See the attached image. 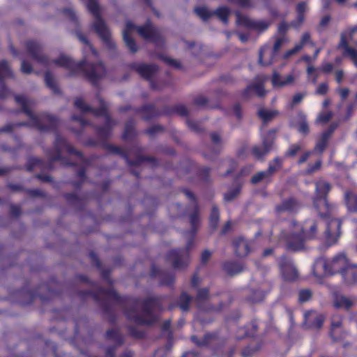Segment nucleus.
<instances>
[{"label": "nucleus", "mask_w": 357, "mask_h": 357, "mask_svg": "<svg viewBox=\"0 0 357 357\" xmlns=\"http://www.w3.org/2000/svg\"><path fill=\"white\" fill-rule=\"evenodd\" d=\"M77 37L84 45L83 48L84 60L80 63H75L70 58L61 54L58 59L53 61L52 63L71 69L74 73H77L79 70H83L90 82L96 83L100 78L105 75V67L102 63H98L94 66L88 63L86 60L89 59L90 55L95 59L97 58V52L86 38L81 33H78Z\"/></svg>", "instance_id": "1"}, {"label": "nucleus", "mask_w": 357, "mask_h": 357, "mask_svg": "<svg viewBox=\"0 0 357 357\" xmlns=\"http://www.w3.org/2000/svg\"><path fill=\"white\" fill-rule=\"evenodd\" d=\"M316 230L317 225L314 221L307 222L303 226L291 221L288 230L282 231L280 241H283L288 249L298 251L303 248V241L312 237Z\"/></svg>", "instance_id": "2"}, {"label": "nucleus", "mask_w": 357, "mask_h": 357, "mask_svg": "<svg viewBox=\"0 0 357 357\" xmlns=\"http://www.w3.org/2000/svg\"><path fill=\"white\" fill-rule=\"evenodd\" d=\"M86 4L89 11L95 17V22L93 24V29L100 36L102 40L107 43L109 47L114 46L111 38L110 32L106 26L104 21L100 18L99 8L96 0H86Z\"/></svg>", "instance_id": "3"}, {"label": "nucleus", "mask_w": 357, "mask_h": 357, "mask_svg": "<svg viewBox=\"0 0 357 357\" xmlns=\"http://www.w3.org/2000/svg\"><path fill=\"white\" fill-rule=\"evenodd\" d=\"M349 44L357 45V26L341 35V40L338 48L342 50V54L350 58L357 67V50L349 46Z\"/></svg>", "instance_id": "4"}, {"label": "nucleus", "mask_w": 357, "mask_h": 357, "mask_svg": "<svg viewBox=\"0 0 357 357\" xmlns=\"http://www.w3.org/2000/svg\"><path fill=\"white\" fill-rule=\"evenodd\" d=\"M330 189L329 184L325 181H321L316 183L317 198L314 199V203L321 217H327L330 212V207L325 197Z\"/></svg>", "instance_id": "5"}, {"label": "nucleus", "mask_w": 357, "mask_h": 357, "mask_svg": "<svg viewBox=\"0 0 357 357\" xmlns=\"http://www.w3.org/2000/svg\"><path fill=\"white\" fill-rule=\"evenodd\" d=\"M342 278L348 284L357 282V266H350L344 255L336 257V267Z\"/></svg>", "instance_id": "6"}, {"label": "nucleus", "mask_w": 357, "mask_h": 357, "mask_svg": "<svg viewBox=\"0 0 357 357\" xmlns=\"http://www.w3.org/2000/svg\"><path fill=\"white\" fill-rule=\"evenodd\" d=\"M142 305L137 303V305L131 310L126 312L127 317L134 320L137 324H152L155 318L153 316L151 310L146 305L143 310L139 311V306Z\"/></svg>", "instance_id": "7"}, {"label": "nucleus", "mask_w": 357, "mask_h": 357, "mask_svg": "<svg viewBox=\"0 0 357 357\" xmlns=\"http://www.w3.org/2000/svg\"><path fill=\"white\" fill-rule=\"evenodd\" d=\"M335 259L321 257L318 259L313 266V273L317 278L331 277L333 275Z\"/></svg>", "instance_id": "8"}, {"label": "nucleus", "mask_w": 357, "mask_h": 357, "mask_svg": "<svg viewBox=\"0 0 357 357\" xmlns=\"http://www.w3.org/2000/svg\"><path fill=\"white\" fill-rule=\"evenodd\" d=\"M15 98L16 102L22 105L24 111L32 119V122H31L32 126L37 127L40 130H43L45 128L41 126L40 121H49L51 124H52V125L54 124L55 119L52 116H47L45 117H43L42 119H38L37 116H33L28 108L31 102H30V100L26 99V98H25L24 96H16Z\"/></svg>", "instance_id": "9"}, {"label": "nucleus", "mask_w": 357, "mask_h": 357, "mask_svg": "<svg viewBox=\"0 0 357 357\" xmlns=\"http://www.w3.org/2000/svg\"><path fill=\"white\" fill-rule=\"evenodd\" d=\"M298 77L299 74L295 71H292L286 76H282L279 73L275 71L271 77V83L274 88L281 89L293 85Z\"/></svg>", "instance_id": "10"}, {"label": "nucleus", "mask_w": 357, "mask_h": 357, "mask_svg": "<svg viewBox=\"0 0 357 357\" xmlns=\"http://www.w3.org/2000/svg\"><path fill=\"white\" fill-rule=\"evenodd\" d=\"M237 22L249 27L256 31L262 32L266 30L270 26V22L266 20H255L247 16H241L237 13Z\"/></svg>", "instance_id": "11"}, {"label": "nucleus", "mask_w": 357, "mask_h": 357, "mask_svg": "<svg viewBox=\"0 0 357 357\" xmlns=\"http://www.w3.org/2000/svg\"><path fill=\"white\" fill-rule=\"evenodd\" d=\"M281 272L286 280H294L297 276V271L290 259L282 257L279 261Z\"/></svg>", "instance_id": "12"}, {"label": "nucleus", "mask_w": 357, "mask_h": 357, "mask_svg": "<svg viewBox=\"0 0 357 357\" xmlns=\"http://www.w3.org/2000/svg\"><path fill=\"white\" fill-rule=\"evenodd\" d=\"M168 257L172 261L173 266L176 268H183L189 263V257L185 250H172L169 253Z\"/></svg>", "instance_id": "13"}, {"label": "nucleus", "mask_w": 357, "mask_h": 357, "mask_svg": "<svg viewBox=\"0 0 357 357\" xmlns=\"http://www.w3.org/2000/svg\"><path fill=\"white\" fill-rule=\"evenodd\" d=\"M323 321L324 316L315 311H308L304 314V324L310 328H319Z\"/></svg>", "instance_id": "14"}, {"label": "nucleus", "mask_w": 357, "mask_h": 357, "mask_svg": "<svg viewBox=\"0 0 357 357\" xmlns=\"http://www.w3.org/2000/svg\"><path fill=\"white\" fill-rule=\"evenodd\" d=\"M287 43L288 39L281 37L275 40L273 47L266 45L262 47L259 52V61L262 62L263 58L267 55L277 54L282 45Z\"/></svg>", "instance_id": "15"}, {"label": "nucleus", "mask_w": 357, "mask_h": 357, "mask_svg": "<svg viewBox=\"0 0 357 357\" xmlns=\"http://www.w3.org/2000/svg\"><path fill=\"white\" fill-rule=\"evenodd\" d=\"M138 33L144 39L155 42L159 36L158 31L148 22L144 26L137 28Z\"/></svg>", "instance_id": "16"}, {"label": "nucleus", "mask_w": 357, "mask_h": 357, "mask_svg": "<svg viewBox=\"0 0 357 357\" xmlns=\"http://www.w3.org/2000/svg\"><path fill=\"white\" fill-rule=\"evenodd\" d=\"M135 28V26L132 22H128L126 24V28L123 31V40L126 46L132 52H137V48L135 41L131 37H130L129 34Z\"/></svg>", "instance_id": "17"}, {"label": "nucleus", "mask_w": 357, "mask_h": 357, "mask_svg": "<svg viewBox=\"0 0 357 357\" xmlns=\"http://www.w3.org/2000/svg\"><path fill=\"white\" fill-rule=\"evenodd\" d=\"M132 68L146 79L151 78L157 71V67L154 65L133 64Z\"/></svg>", "instance_id": "18"}, {"label": "nucleus", "mask_w": 357, "mask_h": 357, "mask_svg": "<svg viewBox=\"0 0 357 357\" xmlns=\"http://www.w3.org/2000/svg\"><path fill=\"white\" fill-rule=\"evenodd\" d=\"M234 247L236 254L239 257H245L250 252L249 243L243 237H238L234 240Z\"/></svg>", "instance_id": "19"}, {"label": "nucleus", "mask_w": 357, "mask_h": 357, "mask_svg": "<svg viewBox=\"0 0 357 357\" xmlns=\"http://www.w3.org/2000/svg\"><path fill=\"white\" fill-rule=\"evenodd\" d=\"M299 204L294 199H289L284 201L280 205L276 206L275 209L278 213H292L297 211Z\"/></svg>", "instance_id": "20"}, {"label": "nucleus", "mask_w": 357, "mask_h": 357, "mask_svg": "<svg viewBox=\"0 0 357 357\" xmlns=\"http://www.w3.org/2000/svg\"><path fill=\"white\" fill-rule=\"evenodd\" d=\"M75 105L83 112L93 111L96 115H105L106 107L105 104L101 102V108L98 111L93 110L90 107L87 106L82 98H77L75 101Z\"/></svg>", "instance_id": "21"}, {"label": "nucleus", "mask_w": 357, "mask_h": 357, "mask_svg": "<svg viewBox=\"0 0 357 357\" xmlns=\"http://www.w3.org/2000/svg\"><path fill=\"white\" fill-rule=\"evenodd\" d=\"M29 53L36 59L38 62L47 63V58L44 56L39 55L40 47L38 44L34 41H29L26 44Z\"/></svg>", "instance_id": "22"}, {"label": "nucleus", "mask_w": 357, "mask_h": 357, "mask_svg": "<svg viewBox=\"0 0 357 357\" xmlns=\"http://www.w3.org/2000/svg\"><path fill=\"white\" fill-rule=\"evenodd\" d=\"M273 141L271 139H263V146L259 147V146H255L252 149V154L257 158H261L264 155H266L267 153L269 152L271 145H272Z\"/></svg>", "instance_id": "23"}, {"label": "nucleus", "mask_w": 357, "mask_h": 357, "mask_svg": "<svg viewBox=\"0 0 357 357\" xmlns=\"http://www.w3.org/2000/svg\"><path fill=\"white\" fill-rule=\"evenodd\" d=\"M333 127L331 126L330 128L328 129V130H327L326 132H324L321 135L320 139L317 142V144L315 146L316 151H317L319 152H322L324 150V149L326 148V146L327 145L328 140L331 137V135L333 134Z\"/></svg>", "instance_id": "24"}, {"label": "nucleus", "mask_w": 357, "mask_h": 357, "mask_svg": "<svg viewBox=\"0 0 357 357\" xmlns=\"http://www.w3.org/2000/svg\"><path fill=\"white\" fill-rule=\"evenodd\" d=\"M307 6L305 2H301L297 5L296 11L298 13L297 22H292L291 25L294 27H297L301 25L304 21L303 14L307 11Z\"/></svg>", "instance_id": "25"}, {"label": "nucleus", "mask_w": 357, "mask_h": 357, "mask_svg": "<svg viewBox=\"0 0 357 357\" xmlns=\"http://www.w3.org/2000/svg\"><path fill=\"white\" fill-rule=\"evenodd\" d=\"M333 113L331 111H323L320 112L315 119L316 124H326L333 118Z\"/></svg>", "instance_id": "26"}, {"label": "nucleus", "mask_w": 357, "mask_h": 357, "mask_svg": "<svg viewBox=\"0 0 357 357\" xmlns=\"http://www.w3.org/2000/svg\"><path fill=\"white\" fill-rule=\"evenodd\" d=\"M251 91H254L258 96H260V97L265 96V94L266 93L264 89L262 81H260V82L257 83V84H253L249 85L247 87L245 92L248 93V92H251Z\"/></svg>", "instance_id": "27"}, {"label": "nucleus", "mask_w": 357, "mask_h": 357, "mask_svg": "<svg viewBox=\"0 0 357 357\" xmlns=\"http://www.w3.org/2000/svg\"><path fill=\"white\" fill-rule=\"evenodd\" d=\"M56 147L59 151H60L63 148H66L70 153H75V155L81 156V153L79 151H75L74 149L68 145L63 138L58 137L56 139Z\"/></svg>", "instance_id": "28"}, {"label": "nucleus", "mask_w": 357, "mask_h": 357, "mask_svg": "<svg viewBox=\"0 0 357 357\" xmlns=\"http://www.w3.org/2000/svg\"><path fill=\"white\" fill-rule=\"evenodd\" d=\"M224 268L231 275L239 273L243 271V266L241 265L232 262L226 263L224 266Z\"/></svg>", "instance_id": "29"}, {"label": "nucleus", "mask_w": 357, "mask_h": 357, "mask_svg": "<svg viewBox=\"0 0 357 357\" xmlns=\"http://www.w3.org/2000/svg\"><path fill=\"white\" fill-rule=\"evenodd\" d=\"M278 114L277 111H270L265 109H261L258 111L259 118L264 122L267 123Z\"/></svg>", "instance_id": "30"}, {"label": "nucleus", "mask_w": 357, "mask_h": 357, "mask_svg": "<svg viewBox=\"0 0 357 357\" xmlns=\"http://www.w3.org/2000/svg\"><path fill=\"white\" fill-rule=\"evenodd\" d=\"M346 202L349 211H357V196L356 195L353 193L347 194Z\"/></svg>", "instance_id": "31"}, {"label": "nucleus", "mask_w": 357, "mask_h": 357, "mask_svg": "<svg viewBox=\"0 0 357 357\" xmlns=\"http://www.w3.org/2000/svg\"><path fill=\"white\" fill-rule=\"evenodd\" d=\"M335 305L336 307H342L347 309L351 306V303L349 299L345 298L344 296L336 294Z\"/></svg>", "instance_id": "32"}, {"label": "nucleus", "mask_w": 357, "mask_h": 357, "mask_svg": "<svg viewBox=\"0 0 357 357\" xmlns=\"http://www.w3.org/2000/svg\"><path fill=\"white\" fill-rule=\"evenodd\" d=\"M326 243L328 246H331L334 243L333 231L331 229V222L326 223V229L324 236Z\"/></svg>", "instance_id": "33"}, {"label": "nucleus", "mask_w": 357, "mask_h": 357, "mask_svg": "<svg viewBox=\"0 0 357 357\" xmlns=\"http://www.w3.org/2000/svg\"><path fill=\"white\" fill-rule=\"evenodd\" d=\"M282 165L281 160L276 158L274 159V160L269 164L268 168L266 170L267 173H268V175L271 176L276 171H278Z\"/></svg>", "instance_id": "34"}, {"label": "nucleus", "mask_w": 357, "mask_h": 357, "mask_svg": "<svg viewBox=\"0 0 357 357\" xmlns=\"http://www.w3.org/2000/svg\"><path fill=\"white\" fill-rule=\"evenodd\" d=\"M45 81L48 87H50L54 93L59 92V89L54 79L50 73H47L45 75Z\"/></svg>", "instance_id": "35"}, {"label": "nucleus", "mask_w": 357, "mask_h": 357, "mask_svg": "<svg viewBox=\"0 0 357 357\" xmlns=\"http://www.w3.org/2000/svg\"><path fill=\"white\" fill-rule=\"evenodd\" d=\"M301 122L298 125V131L303 134H307L309 132L308 124L306 121V116L303 114H299Z\"/></svg>", "instance_id": "36"}, {"label": "nucleus", "mask_w": 357, "mask_h": 357, "mask_svg": "<svg viewBox=\"0 0 357 357\" xmlns=\"http://www.w3.org/2000/svg\"><path fill=\"white\" fill-rule=\"evenodd\" d=\"M319 70L318 68H315L312 66H309L307 68V73L309 79L313 83H316L319 75Z\"/></svg>", "instance_id": "37"}, {"label": "nucleus", "mask_w": 357, "mask_h": 357, "mask_svg": "<svg viewBox=\"0 0 357 357\" xmlns=\"http://www.w3.org/2000/svg\"><path fill=\"white\" fill-rule=\"evenodd\" d=\"M191 301V297L186 293H183L180 298V308L183 311H187L188 310V304Z\"/></svg>", "instance_id": "38"}, {"label": "nucleus", "mask_w": 357, "mask_h": 357, "mask_svg": "<svg viewBox=\"0 0 357 357\" xmlns=\"http://www.w3.org/2000/svg\"><path fill=\"white\" fill-rule=\"evenodd\" d=\"M219 221V211L215 206H213L210 215V224L213 228H216Z\"/></svg>", "instance_id": "39"}, {"label": "nucleus", "mask_w": 357, "mask_h": 357, "mask_svg": "<svg viewBox=\"0 0 357 357\" xmlns=\"http://www.w3.org/2000/svg\"><path fill=\"white\" fill-rule=\"evenodd\" d=\"M215 15L224 22H227V17L229 14V10L226 7H220L215 12Z\"/></svg>", "instance_id": "40"}, {"label": "nucleus", "mask_w": 357, "mask_h": 357, "mask_svg": "<svg viewBox=\"0 0 357 357\" xmlns=\"http://www.w3.org/2000/svg\"><path fill=\"white\" fill-rule=\"evenodd\" d=\"M195 12L204 21L208 20L213 15V13L205 7L197 8L195 9Z\"/></svg>", "instance_id": "41"}, {"label": "nucleus", "mask_w": 357, "mask_h": 357, "mask_svg": "<svg viewBox=\"0 0 357 357\" xmlns=\"http://www.w3.org/2000/svg\"><path fill=\"white\" fill-rule=\"evenodd\" d=\"M270 177L271 176L268 175V173H267L266 171H263L258 172L257 174L254 175L251 179V181L252 183L256 184L261 181L262 180L267 179Z\"/></svg>", "instance_id": "42"}, {"label": "nucleus", "mask_w": 357, "mask_h": 357, "mask_svg": "<svg viewBox=\"0 0 357 357\" xmlns=\"http://www.w3.org/2000/svg\"><path fill=\"white\" fill-rule=\"evenodd\" d=\"M11 75L9 66L5 61L0 63V78Z\"/></svg>", "instance_id": "43"}, {"label": "nucleus", "mask_w": 357, "mask_h": 357, "mask_svg": "<svg viewBox=\"0 0 357 357\" xmlns=\"http://www.w3.org/2000/svg\"><path fill=\"white\" fill-rule=\"evenodd\" d=\"M302 49V44H296L294 48L287 51L283 56L284 59H288Z\"/></svg>", "instance_id": "44"}, {"label": "nucleus", "mask_w": 357, "mask_h": 357, "mask_svg": "<svg viewBox=\"0 0 357 357\" xmlns=\"http://www.w3.org/2000/svg\"><path fill=\"white\" fill-rule=\"evenodd\" d=\"M312 296V293L308 289L302 290L299 293V301L301 302L307 301Z\"/></svg>", "instance_id": "45"}, {"label": "nucleus", "mask_w": 357, "mask_h": 357, "mask_svg": "<svg viewBox=\"0 0 357 357\" xmlns=\"http://www.w3.org/2000/svg\"><path fill=\"white\" fill-rule=\"evenodd\" d=\"M208 291L207 289H199L197 296V302L204 301L208 298Z\"/></svg>", "instance_id": "46"}, {"label": "nucleus", "mask_w": 357, "mask_h": 357, "mask_svg": "<svg viewBox=\"0 0 357 357\" xmlns=\"http://www.w3.org/2000/svg\"><path fill=\"white\" fill-rule=\"evenodd\" d=\"M275 56L276 54L267 55L266 56L263 58L262 62H260L259 61V62L263 66H269L274 62Z\"/></svg>", "instance_id": "47"}, {"label": "nucleus", "mask_w": 357, "mask_h": 357, "mask_svg": "<svg viewBox=\"0 0 357 357\" xmlns=\"http://www.w3.org/2000/svg\"><path fill=\"white\" fill-rule=\"evenodd\" d=\"M328 85L325 83H321L317 89L316 93L319 95H324L328 91Z\"/></svg>", "instance_id": "48"}, {"label": "nucleus", "mask_w": 357, "mask_h": 357, "mask_svg": "<svg viewBox=\"0 0 357 357\" xmlns=\"http://www.w3.org/2000/svg\"><path fill=\"white\" fill-rule=\"evenodd\" d=\"M21 70L22 73L28 74L32 70L31 66L26 61H23L21 65Z\"/></svg>", "instance_id": "49"}, {"label": "nucleus", "mask_w": 357, "mask_h": 357, "mask_svg": "<svg viewBox=\"0 0 357 357\" xmlns=\"http://www.w3.org/2000/svg\"><path fill=\"white\" fill-rule=\"evenodd\" d=\"M304 96H305V94L300 93L295 94L292 99V104L293 105L298 104L299 102H301L302 101Z\"/></svg>", "instance_id": "50"}, {"label": "nucleus", "mask_w": 357, "mask_h": 357, "mask_svg": "<svg viewBox=\"0 0 357 357\" xmlns=\"http://www.w3.org/2000/svg\"><path fill=\"white\" fill-rule=\"evenodd\" d=\"M238 190H235L231 192H228L225 195V199L226 201H231L238 194Z\"/></svg>", "instance_id": "51"}, {"label": "nucleus", "mask_w": 357, "mask_h": 357, "mask_svg": "<svg viewBox=\"0 0 357 357\" xmlns=\"http://www.w3.org/2000/svg\"><path fill=\"white\" fill-rule=\"evenodd\" d=\"M299 149L300 146L298 145H293L289 148L288 151V154L290 155H294L298 151Z\"/></svg>", "instance_id": "52"}, {"label": "nucleus", "mask_w": 357, "mask_h": 357, "mask_svg": "<svg viewBox=\"0 0 357 357\" xmlns=\"http://www.w3.org/2000/svg\"><path fill=\"white\" fill-rule=\"evenodd\" d=\"M339 93H340L341 98L342 100H344L347 98V96L349 93V89H347L346 88H342V89H340Z\"/></svg>", "instance_id": "53"}, {"label": "nucleus", "mask_w": 357, "mask_h": 357, "mask_svg": "<svg viewBox=\"0 0 357 357\" xmlns=\"http://www.w3.org/2000/svg\"><path fill=\"white\" fill-rule=\"evenodd\" d=\"M211 253L208 250H205L202 255V261L203 263H206L210 258Z\"/></svg>", "instance_id": "54"}, {"label": "nucleus", "mask_w": 357, "mask_h": 357, "mask_svg": "<svg viewBox=\"0 0 357 357\" xmlns=\"http://www.w3.org/2000/svg\"><path fill=\"white\" fill-rule=\"evenodd\" d=\"M190 222L192 227H195L199 222V218L197 213H194L190 216Z\"/></svg>", "instance_id": "55"}, {"label": "nucleus", "mask_w": 357, "mask_h": 357, "mask_svg": "<svg viewBox=\"0 0 357 357\" xmlns=\"http://www.w3.org/2000/svg\"><path fill=\"white\" fill-rule=\"evenodd\" d=\"M310 35L307 33H305L301 38V42L298 44H302V47L310 40Z\"/></svg>", "instance_id": "56"}, {"label": "nucleus", "mask_w": 357, "mask_h": 357, "mask_svg": "<svg viewBox=\"0 0 357 357\" xmlns=\"http://www.w3.org/2000/svg\"><path fill=\"white\" fill-rule=\"evenodd\" d=\"M287 29H288V25L286 23L282 22L278 26V31L280 33H284L287 31Z\"/></svg>", "instance_id": "57"}, {"label": "nucleus", "mask_w": 357, "mask_h": 357, "mask_svg": "<svg viewBox=\"0 0 357 357\" xmlns=\"http://www.w3.org/2000/svg\"><path fill=\"white\" fill-rule=\"evenodd\" d=\"M320 166H321L320 162L317 161V162H316V163L314 164V165L312 167L309 168L307 169V172L312 173V172L317 170L320 167Z\"/></svg>", "instance_id": "58"}, {"label": "nucleus", "mask_w": 357, "mask_h": 357, "mask_svg": "<svg viewBox=\"0 0 357 357\" xmlns=\"http://www.w3.org/2000/svg\"><path fill=\"white\" fill-rule=\"evenodd\" d=\"M211 139L215 144H218L220 142V137L218 133H212Z\"/></svg>", "instance_id": "59"}, {"label": "nucleus", "mask_w": 357, "mask_h": 357, "mask_svg": "<svg viewBox=\"0 0 357 357\" xmlns=\"http://www.w3.org/2000/svg\"><path fill=\"white\" fill-rule=\"evenodd\" d=\"M333 69V66L330 63L324 65L321 68V70L324 72H329Z\"/></svg>", "instance_id": "60"}, {"label": "nucleus", "mask_w": 357, "mask_h": 357, "mask_svg": "<svg viewBox=\"0 0 357 357\" xmlns=\"http://www.w3.org/2000/svg\"><path fill=\"white\" fill-rule=\"evenodd\" d=\"M107 336L109 338H113L118 336L117 331H110L107 333Z\"/></svg>", "instance_id": "61"}, {"label": "nucleus", "mask_w": 357, "mask_h": 357, "mask_svg": "<svg viewBox=\"0 0 357 357\" xmlns=\"http://www.w3.org/2000/svg\"><path fill=\"white\" fill-rule=\"evenodd\" d=\"M192 285L194 287L197 286L199 284V279L196 275H194L191 281Z\"/></svg>", "instance_id": "62"}, {"label": "nucleus", "mask_w": 357, "mask_h": 357, "mask_svg": "<svg viewBox=\"0 0 357 357\" xmlns=\"http://www.w3.org/2000/svg\"><path fill=\"white\" fill-rule=\"evenodd\" d=\"M331 17L329 16H325L321 20V26H325L328 24V22H329Z\"/></svg>", "instance_id": "63"}, {"label": "nucleus", "mask_w": 357, "mask_h": 357, "mask_svg": "<svg viewBox=\"0 0 357 357\" xmlns=\"http://www.w3.org/2000/svg\"><path fill=\"white\" fill-rule=\"evenodd\" d=\"M183 357H200V356L193 351H190V352L185 354L183 356Z\"/></svg>", "instance_id": "64"}]
</instances>
